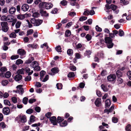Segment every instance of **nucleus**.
Instances as JSON below:
<instances>
[{
    "instance_id": "obj_3",
    "label": "nucleus",
    "mask_w": 131,
    "mask_h": 131,
    "mask_svg": "<svg viewBox=\"0 0 131 131\" xmlns=\"http://www.w3.org/2000/svg\"><path fill=\"white\" fill-rule=\"evenodd\" d=\"M2 30L5 32H7L9 29L8 24L6 22H2L1 23Z\"/></svg>"
},
{
    "instance_id": "obj_41",
    "label": "nucleus",
    "mask_w": 131,
    "mask_h": 131,
    "mask_svg": "<svg viewBox=\"0 0 131 131\" xmlns=\"http://www.w3.org/2000/svg\"><path fill=\"white\" fill-rule=\"evenodd\" d=\"M62 85L61 83H57L56 84V86L58 89H61L62 87Z\"/></svg>"
},
{
    "instance_id": "obj_9",
    "label": "nucleus",
    "mask_w": 131,
    "mask_h": 131,
    "mask_svg": "<svg viewBox=\"0 0 131 131\" xmlns=\"http://www.w3.org/2000/svg\"><path fill=\"white\" fill-rule=\"evenodd\" d=\"M35 20V23L34 26H38L40 25L43 22V20L41 19H34Z\"/></svg>"
},
{
    "instance_id": "obj_23",
    "label": "nucleus",
    "mask_w": 131,
    "mask_h": 131,
    "mask_svg": "<svg viewBox=\"0 0 131 131\" xmlns=\"http://www.w3.org/2000/svg\"><path fill=\"white\" fill-rule=\"evenodd\" d=\"M92 53L91 51L90 50H86L85 52L84 53V55L85 56H87L88 55V58H89L90 57V56Z\"/></svg>"
},
{
    "instance_id": "obj_29",
    "label": "nucleus",
    "mask_w": 131,
    "mask_h": 131,
    "mask_svg": "<svg viewBox=\"0 0 131 131\" xmlns=\"http://www.w3.org/2000/svg\"><path fill=\"white\" fill-rule=\"evenodd\" d=\"M11 72L9 71L7 72L5 74V77L7 78H9L11 76Z\"/></svg>"
},
{
    "instance_id": "obj_36",
    "label": "nucleus",
    "mask_w": 131,
    "mask_h": 131,
    "mask_svg": "<svg viewBox=\"0 0 131 131\" xmlns=\"http://www.w3.org/2000/svg\"><path fill=\"white\" fill-rule=\"evenodd\" d=\"M118 35L120 36H124V32L123 30L121 29L119 30Z\"/></svg>"
},
{
    "instance_id": "obj_21",
    "label": "nucleus",
    "mask_w": 131,
    "mask_h": 131,
    "mask_svg": "<svg viewBox=\"0 0 131 131\" xmlns=\"http://www.w3.org/2000/svg\"><path fill=\"white\" fill-rule=\"evenodd\" d=\"M64 120L63 117H61L59 116L57 117V123L60 124Z\"/></svg>"
},
{
    "instance_id": "obj_56",
    "label": "nucleus",
    "mask_w": 131,
    "mask_h": 131,
    "mask_svg": "<svg viewBox=\"0 0 131 131\" xmlns=\"http://www.w3.org/2000/svg\"><path fill=\"white\" fill-rule=\"evenodd\" d=\"M49 78V76L48 75H47L45 76V77L44 78L43 80L42 81L43 82H45Z\"/></svg>"
},
{
    "instance_id": "obj_10",
    "label": "nucleus",
    "mask_w": 131,
    "mask_h": 131,
    "mask_svg": "<svg viewBox=\"0 0 131 131\" xmlns=\"http://www.w3.org/2000/svg\"><path fill=\"white\" fill-rule=\"evenodd\" d=\"M17 53L21 56H24L26 54V51L23 49H19L17 50Z\"/></svg>"
},
{
    "instance_id": "obj_60",
    "label": "nucleus",
    "mask_w": 131,
    "mask_h": 131,
    "mask_svg": "<svg viewBox=\"0 0 131 131\" xmlns=\"http://www.w3.org/2000/svg\"><path fill=\"white\" fill-rule=\"evenodd\" d=\"M11 99L12 102L14 103H17V99L16 97H12Z\"/></svg>"
},
{
    "instance_id": "obj_53",
    "label": "nucleus",
    "mask_w": 131,
    "mask_h": 131,
    "mask_svg": "<svg viewBox=\"0 0 131 131\" xmlns=\"http://www.w3.org/2000/svg\"><path fill=\"white\" fill-rule=\"evenodd\" d=\"M8 83V82L7 80L3 81L1 82L3 86L6 85Z\"/></svg>"
},
{
    "instance_id": "obj_58",
    "label": "nucleus",
    "mask_w": 131,
    "mask_h": 131,
    "mask_svg": "<svg viewBox=\"0 0 131 131\" xmlns=\"http://www.w3.org/2000/svg\"><path fill=\"white\" fill-rule=\"evenodd\" d=\"M51 113L50 112H48L46 113L45 114V116L47 118H49L50 117L51 115Z\"/></svg>"
},
{
    "instance_id": "obj_5",
    "label": "nucleus",
    "mask_w": 131,
    "mask_h": 131,
    "mask_svg": "<svg viewBox=\"0 0 131 131\" xmlns=\"http://www.w3.org/2000/svg\"><path fill=\"white\" fill-rule=\"evenodd\" d=\"M51 123L53 125H56L58 124L57 123V119L55 116H52L49 119Z\"/></svg>"
},
{
    "instance_id": "obj_62",
    "label": "nucleus",
    "mask_w": 131,
    "mask_h": 131,
    "mask_svg": "<svg viewBox=\"0 0 131 131\" xmlns=\"http://www.w3.org/2000/svg\"><path fill=\"white\" fill-rule=\"evenodd\" d=\"M36 100L35 99H29L28 101L29 103L30 104H32L36 101Z\"/></svg>"
},
{
    "instance_id": "obj_61",
    "label": "nucleus",
    "mask_w": 131,
    "mask_h": 131,
    "mask_svg": "<svg viewBox=\"0 0 131 131\" xmlns=\"http://www.w3.org/2000/svg\"><path fill=\"white\" fill-rule=\"evenodd\" d=\"M6 124L4 122H2L0 123V126L2 128H4L6 127Z\"/></svg>"
},
{
    "instance_id": "obj_13",
    "label": "nucleus",
    "mask_w": 131,
    "mask_h": 131,
    "mask_svg": "<svg viewBox=\"0 0 131 131\" xmlns=\"http://www.w3.org/2000/svg\"><path fill=\"white\" fill-rule=\"evenodd\" d=\"M22 79V75L18 74L14 77V79L17 81H19L20 80Z\"/></svg>"
},
{
    "instance_id": "obj_39",
    "label": "nucleus",
    "mask_w": 131,
    "mask_h": 131,
    "mask_svg": "<svg viewBox=\"0 0 131 131\" xmlns=\"http://www.w3.org/2000/svg\"><path fill=\"white\" fill-rule=\"evenodd\" d=\"M55 49L58 52H62L60 46H56L55 48Z\"/></svg>"
},
{
    "instance_id": "obj_49",
    "label": "nucleus",
    "mask_w": 131,
    "mask_h": 131,
    "mask_svg": "<svg viewBox=\"0 0 131 131\" xmlns=\"http://www.w3.org/2000/svg\"><path fill=\"white\" fill-rule=\"evenodd\" d=\"M19 57L18 55H12L10 57V59L12 60H15L18 59Z\"/></svg>"
},
{
    "instance_id": "obj_47",
    "label": "nucleus",
    "mask_w": 131,
    "mask_h": 131,
    "mask_svg": "<svg viewBox=\"0 0 131 131\" xmlns=\"http://www.w3.org/2000/svg\"><path fill=\"white\" fill-rule=\"evenodd\" d=\"M16 35L14 32H13L11 33L9 35V37L10 38H16Z\"/></svg>"
},
{
    "instance_id": "obj_46",
    "label": "nucleus",
    "mask_w": 131,
    "mask_h": 131,
    "mask_svg": "<svg viewBox=\"0 0 131 131\" xmlns=\"http://www.w3.org/2000/svg\"><path fill=\"white\" fill-rule=\"evenodd\" d=\"M67 3V2L66 0H63L61 1L60 2V4L62 5L65 6L66 5Z\"/></svg>"
},
{
    "instance_id": "obj_52",
    "label": "nucleus",
    "mask_w": 131,
    "mask_h": 131,
    "mask_svg": "<svg viewBox=\"0 0 131 131\" xmlns=\"http://www.w3.org/2000/svg\"><path fill=\"white\" fill-rule=\"evenodd\" d=\"M95 29L96 31L98 32H100L102 31V28L99 27V26L97 25L96 26Z\"/></svg>"
},
{
    "instance_id": "obj_35",
    "label": "nucleus",
    "mask_w": 131,
    "mask_h": 131,
    "mask_svg": "<svg viewBox=\"0 0 131 131\" xmlns=\"http://www.w3.org/2000/svg\"><path fill=\"white\" fill-rule=\"evenodd\" d=\"M75 76V74L73 72H69L68 75V77L69 78H71L74 77Z\"/></svg>"
},
{
    "instance_id": "obj_33",
    "label": "nucleus",
    "mask_w": 131,
    "mask_h": 131,
    "mask_svg": "<svg viewBox=\"0 0 131 131\" xmlns=\"http://www.w3.org/2000/svg\"><path fill=\"white\" fill-rule=\"evenodd\" d=\"M71 32L69 30H67L66 31L65 35L66 37H68L70 36Z\"/></svg>"
},
{
    "instance_id": "obj_15",
    "label": "nucleus",
    "mask_w": 131,
    "mask_h": 131,
    "mask_svg": "<svg viewBox=\"0 0 131 131\" xmlns=\"http://www.w3.org/2000/svg\"><path fill=\"white\" fill-rule=\"evenodd\" d=\"M53 5L51 3H48L46 2L45 9H49L51 8Z\"/></svg>"
},
{
    "instance_id": "obj_19",
    "label": "nucleus",
    "mask_w": 131,
    "mask_h": 131,
    "mask_svg": "<svg viewBox=\"0 0 131 131\" xmlns=\"http://www.w3.org/2000/svg\"><path fill=\"white\" fill-rule=\"evenodd\" d=\"M16 9L15 7H12L9 10V12L11 14H13L16 11Z\"/></svg>"
},
{
    "instance_id": "obj_55",
    "label": "nucleus",
    "mask_w": 131,
    "mask_h": 131,
    "mask_svg": "<svg viewBox=\"0 0 131 131\" xmlns=\"http://www.w3.org/2000/svg\"><path fill=\"white\" fill-rule=\"evenodd\" d=\"M15 121L18 122V123H19L20 122V115H19L16 117L15 119Z\"/></svg>"
},
{
    "instance_id": "obj_31",
    "label": "nucleus",
    "mask_w": 131,
    "mask_h": 131,
    "mask_svg": "<svg viewBox=\"0 0 131 131\" xmlns=\"http://www.w3.org/2000/svg\"><path fill=\"white\" fill-rule=\"evenodd\" d=\"M73 53V50L72 49H69L67 51V54L70 56H72Z\"/></svg>"
},
{
    "instance_id": "obj_6",
    "label": "nucleus",
    "mask_w": 131,
    "mask_h": 131,
    "mask_svg": "<svg viewBox=\"0 0 131 131\" xmlns=\"http://www.w3.org/2000/svg\"><path fill=\"white\" fill-rule=\"evenodd\" d=\"M51 71L52 73H50L49 74L51 75H53L55 74L58 73L59 70L58 68L54 67L52 68Z\"/></svg>"
},
{
    "instance_id": "obj_32",
    "label": "nucleus",
    "mask_w": 131,
    "mask_h": 131,
    "mask_svg": "<svg viewBox=\"0 0 131 131\" xmlns=\"http://www.w3.org/2000/svg\"><path fill=\"white\" fill-rule=\"evenodd\" d=\"M17 19L16 18L13 19V18H8V21L9 22H12L15 23L17 21Z\"/></svg>"
},
{
    "instance_id": "obj_7",
    "label": "nucleus",
    "mask_w": 131,
    "mask_h": 131,
    "mask_svg": "<svg viewBox=\"0 0 131 131\" xmlns=\"http://www.w3.org/2000/svg\"><path fill=\"white\" fill-rule=\"evenodd\" d=\"M3 113L6 115H8L10 112L9 108L8 107H4L3 109Z\"/></svg>"
},
{
    "instance_id": "obj_63",
    "label": "nucleus",
    "mask_w": 131,
    "mask_h": 131,
    "mask_svg": "<svg viewBox=\"0 0 131 131\" xmlns=\"http://www.w3.org/2000/svg\"><path fill=\"white\" fill-rule=\"evenodd\" d=\"M35 111L37 112H39L41 111L40 108L39 106H36L35 108Z\"/></svg>"
},
{
    "instance_id": "obj_64",
    "label": "nucleus",
    "mask_w": 131,
    "mask_h": 131,
    "mask_svg": "<svg viewBox=\"0 0 131 131\" xmlns=\"http://www.w3.org/2000/svg\"><path fill=\"white\" fill-rule=\"evenodd\" d=\"M127 75L129 79L131 80V71H129L127 73Z\"/></svg>"
},
{
    "instance_id": "obj_24",
    "label": "nucleus",
    "mask_w": 131,
    "mask_h": 131,
    "mask_svg": "<svg viewBox=\"0 0 131 131\" xmlns=\"http://www.w3.org/2000/svg\"><path fill=\"white\" fill-rule=\"evenodd\" d=\"M35 116L34 115H31V116L30 118V122L31 123H29V124H30L31 122H33L35 121Z\"/></svg>"
},
{
    "instance_id": "obj_30",
    "label": "nucleus",
    "mask_w": 131,
    "mask_h": 131,
    "mask_svg": "<svg viewBox=\"0 0 131 131\" xmlns=\"http://www.w3.org/2000/svg\"><path fill=\"white\" fill-rule=\"evenodd\" d=\"M25 17V15H19L17 16V18L20 20H23L24 19Z\"/></svg>"
},
{
    "instance_id": "obj_4",
    "label": "nucleus",
    "mask_w": 131,
    "mask_h": 131,
    "mask_svg": "<svg viewBox=\"0 0 131 131\" xmlns=\"http://www.w3.org/2000/svg\"><path fill=\"white\" fill-rule=\"evenodd\" d=\"M116 78V76L114 74H111L108 76L107 78L108 81H115Z\"/></svg>"
},
{
    "instance_id": "obj_18",
    "label": "nucleus",
    "mask_w": 131,
    "mask_h": 131,
    "mask_svg": "<svg viewBox=\"0 0 131 131\" xmlns=\"http://www.w3.org/2000/svg\"><path fill=\"white\" fill-rule=\"evenodd\" d=\"M27 46L29 48H31L33 49H36L37 48L38 45L37 44L33 43L32 44L28 45Z\"/></svg>"
},
{
    "instance_id": "obj_57",
    "label": "nucleus",
    "mask_w": 131,
    "mask_h": 131,
    "mask_svg": "<svg viewBox=\"0 0 131 131\" xmlns=\"http://www.w3.org/2000/svg\"><path fill=\"white\" fill-rule=\"evenodd\" d=\"M0 71L1 72H5L7 71V69L5 67H2L0 69Z\"/></svg>"
},
{
    "instance_id": "obj_28",
    "label": "nucleus",
    "mask_w": 131,
    "mask_h": 131,
    "mask_svg": "<svg viewBox=\"0 0 131 131\" xmlns=\"http://www.w3.org/2000/svg\"><path fill=\"white\" fill-rule=\"evenodd\" d=\"M101 87L102 89L104 92H107L108 91V89L107 88V87L104 84H102L101 85Z\"/></svg>"
},
{
    "instance_id": "obj_2",
    "label": "nucleus",
    "mask_w": 131,
    "mask_h": 131,
    "mask_svg": "<svg viewBox=\"0 0 131 131\" xmlns=\"http://www.w3.org/2000/svg\"><path fill=\"white\" fill-rule=\"evenodd\" d=\"M105 42L106 44L107 47L111 48L113 47L114 43L112 42V39L110 37H105L104 39Z\"/></svg>"
},
{
    "instance_id": "obj_50",
    "label": "nucleus",
    "mask_w": 131,
    "mask_h": 131,
    "mask_svg": "<svg viewBox=\"0 0 131 131\" xmlns=\"http://www.w3.org/2000/svg\"><path fill=\"white\" fill-rule=\"evenodd\" d=\"M112 121L113 123H116L118 122V119L116 117H113L112 118Z\"/></svg>"
},
{
    "instance_id": "obj_17",
    "label": "nucleus",
    "mask_w": 131,
    "mask_h": 131,
    "mask_svg": "<svg viewBox=\"0 0 131 131\" xmlns=\"http://www.w3.org/2000/svg\"><path fill=\"white\" fill-rule=\"evenodd\" d=\"M12 16L11 15H9L7 17L5 16L4 15L2 16L1 18V20L2 21H6L7 20H8V19L9 18V17H11Z\"/></svg>"
},
{
    "instance_id": "obj_38",
    "label": "nucleus",
    "mask_w": 131,
    "mask_h": 131,
    "mask_svg": "<svg viewBox=\"0 0 131 131\" xmlns=\"http://www.w3.org/2000/svg\"><path fill=\"white\" fill-rule=\"evenodd\" d=\"M28 100V99L27 97H24L23 100V103L24 104H26L27 103Z\"/></svg>"
},
{
    "instance_id": "obj_59",
    "label": "nucleus",
    "mask_w": 131,
    "mask_h": 131,
    "mask_svg": "<svg viewBox=\"0 0 131 131\" xmlns=\"http://www.w3.org/2000/svg\"><path fill=\"white\" fill-rule=\"evenodd\" d=\"M117 81L119 83L121 84L123 83V80L121 78L119 77L118 78Z\"/></svg>"
},
{
    "instance_id": "obj_1",
    "label": "nucleus",
    "mask_w": 131,
    "mask_h": 131,
    "mask_svg": "<svg viewBox=\"0 0 131 131\" xmlns=\"http://www.w3.org/2000/svg\"><path fill=\"white\" fill-rule=\"evenodd\" d=\"M46 2H42L39 4V7L40 8L39 10L41 16H45L46 17H48L49 14L47 13L46 11H44L43 9L45 8Z\"/></svg>"
},
{
    "instance_id": "obj_43",
    "label": "nucleus",
    "mask_w": 131,
    "mask_h": 131,
    "mask_svg": "<svg viewBox=\"0 0 131 131\" xmlns=\"http://www.w3.org/2000/svg\"><path fill=\"white\" fill-rule=\"evenodd\" d=\"M126 131H131V125L128 124L126 126L125 128Z\"/></svg>"
},
{
    "instance_id": "obj_27",
    "label": "nucleus",
    "mask_w": 131,
    "mask_h": 131,
    "mask_svg": "<svg viewBox=\"0 0 131 131\" xmlns=\"http://www.w3.org/2000/svg\"><path fill=\"white\" fill-rule=\"evenodd\" d=\"M67 122L66 121H64L62 123H60L59 125L61 127H65L67 125Z\"/></svg>"
},
{
    "instance_id": "obj_45",
    "label": "nucleus",
    "mask_w": 131,
    "mask_h": 131,
    "mask_svg": "<svg viewBox=\"0 0 131 131\" xmlns=\"http://www.w3.org/2000/svg\"><path fill=\"white\" fill-rule=\"evenodd\" d=\"M85 38H86L88 41H90L92 38V36L89 34H87L85 36Z\"/></svg>"
},
{
    "instance_id": "obj_16",
    "label": "nucleus",
    "mask_w": 131,
    "mask_h": 131,
    "mask_svg": "<svg viewBox=\"0 0 131 131\" xmlns=\"http://www.w3.org/2000/svg\"><path fill=\"white\" fill-rule=\"evenodd\" d=\"M20 122L25 123L26 122V116L25 115L21 116L20 115Z\"/></svg>"
},
{
    "instance_id": "obj_40",
    "label": "nucleus",
    "mask_w": 131,
    "mask_h": 131,
    "mask_svg": "<svg viewBox=\"0 0 131 131\" xmlns=\"http://www.w3.org/2000/svg\"><path fill=\"white\" fill-rule=\"evenodd\" d=\"M34 69V70H36L37 71H39L41 70L40 67L38 66V64L37 66L36 65L35 66Z\"/></svg>"
},
{
    "instance_id": "obj_14",
    "label": "nucleus",
    "mask_w": 131,
    "mask_h": 131,
    "mask_svg": "<svg viewBox=\"0 0 131 131\" xmlns=\"http://www.w3.org/2000/svg\"><path fill=\"white\" fill-rule=\"evenodd\" d=\"M111 105V102L110 99H107L105 101V108H108Z\"/></svg>"
},
{
    "instance_id": "obj_26",
    "label": "nucleus",
    "mask_w": 131,
    "mask_h": 131,
    "mask_svg": "<svg viewBox=\"0 0 131 131\" xmlns=\"http://www.w3.org/2000/svg\"><path fill=\"white\" fill-rule=\"evenodd\" d=\"M34 60V58L33 57H31L29 58L28 60H26L25 62V63L27 64H28L31 63L32 61Z\"/></svg>"
},
{
    "instance_id": "obj_51",
    "label": "nucleus",
    "mask_w": 131,
    "mask_h": 131,
    "mask_svg": "<svg viewBox=\"0 0 131 131\" xmlns=\"http://www.w3.org/2000/svg\"><path fill=\"white\" fill-rule=\"evenodd\" d=\"M31 80V76L29 75L27 76L25 79V81H30Z\"/></svg>"
},
{
    "instance_id": "obj_22",
    "label": "nucleus",
    "mask_w": 131,
    "mask_h": 131,
    "mask_svg": "<svg viewBox=\"0 0 131 131\" xmlns=\"http://www.w3.org/2000/svg\"><path fill=\"white\" fill-rule=\"evenodd\" d=\"M104 42H105V41L104 40V39H100L99 40V41L96 44L99 45L101 46V45H102V46H103V44H104Z\"/></svg>"
},
{
    "instance_id": "obj_25",
    "label": "nucleus",
    "mask_w": 131,
    "mask_h": 131,
    "mask_svg": "<svg viewBox=\"0 0 131 131\" xmlns=\"http://www.w3.org/2000/svg\"><path fill=\"white\" fill-rule=\"evenodd\" d=\"M24 70H25V69L23 68H22L21 69H19L17 72V73L19 74H24Z\"/></svg>"
},
{
    "instance_id": "obj_37",
    "label": "nucleus",
    "mask_w": 131,
    "mask_h": 131,
    "mask_svg": "<svg viewBox=\"0 0 131 131\" xmlns=\"http://www.w3.org/2000/svg\"><path fill=\"white\" fill-rule=\"evenodd\" d=\"M40 14L38 12H35L32 15V16L35 18H37L40 16Z\"/></svg>"
},
{
    "instance_id": "obj_12",
    "label": "nucleus",
    "mask_w": 131,
    "mask_h": 131,
    "mask_svg": "<svg viewBox=\"0 0 131 131\" xmlns=\"http://www.w3.org/2000/svg\"><path fill=\"white\" fill-rule=\"evenodd\" d=\"M29 8V5L27 4H24L21 7V9L24 11H27Z\"/></svg>"
},
{
    "instance_id": "obj_34",
    "label": "nucleus",
    "mask_w": 131,
    "mask_h": 131,
    "mask_svg": "<svg viewBox=\"0 0 131 131\" xmlns=\"http://www.w3.org/2000/svg\"><path fill=\"white\" fill-rule=\"evenodd\" d=\"M111 9L114 11L115 10L118 8V7L117 6L113 4L111 5Z\"/></svg>"
},
{
    "instance_id": "obj_20",
    "label": "nucleus",
    "mask_w": 131,
    "mask_h": 131,
    "mask_svg": "<svg viewBox=\"0 0 131 131\" xmlns=\"http://www.w3.org/2000/svg\"><path fill=\"white\" fill-rule=\"evenodd\" d=\"M116 73L118 78L122 77L123 76L122 73L119 70H117Z\"/></svg>"
},
{
    "instance_id": "obj_8",
    "label": "nucleus",
    "mask_w": 131,
    "mask_h": 131,
    "mask_svg": "<svg viewBox=\"0 0 131 131\" xmlns=\"http://www.w3.org/2000/svg\"><path fill=\"white\" fill-rule=\"evenodd\" d=\"M23 86L22 85H17L16 88L17 89H19L18 91V93L20 92L21 95H22L24 92V90L23 88H21Z\"/></svg>"
},
{
    "instance_id": "obj_54",
    "label": "nucleus",
    "mask_w": 131,
    "mask_h": 131,
    "mask_svg": "<svg viewBox=\"0 0 131 131\" xmlns=\"http://www.w3.org/2000/svg\"><path fill=\"white\" fill-rule=\"evenodd\" d=\"M87 18L86 17L83 16L80 17L79 19V20L80 21H83V20H86Z\"/></svg>"
},
{
    "instance_id": "obj_42",
    "label": "nucleus",
    "mask_w": 131,
    "mask_h": 131,
    "mask_svg": "<svg viewBox=\"0 0 131 131\" xmlns=\"http://www.w3.org/2000/svg\"><path fill=\"white\" fill-rule=\"evenodd\" d=\"M23 61L21 59H19L17 60L16 62V64L17 65H19L20 64H22L23 63Z\"/></svg>"
},
{
    "instance_id": "obj_44",
    "label": "nucleus",
    "mask_w": 131,
    "mask_h": 131,
    "mask_svg": "<svg viewBox=\"0 0 131 131\" xmlns=\"http://www.w3.org/2000/svg\"><path fill=\"white\" fill-rule=\"evenodd\" d=\"M21 24V22L18 21L15 24L16 28L17 29L19 28L20 27Z\"/></svg>"
},
{
    "instance_id": "obj_48",
    "label": "nucleus",
    "mask_w": 131,
    "mask_h": 131,
    "mask_svg": "<svg viewBox=\"0 0 131 131\" xmlns=\"http://www.w3.org/2000/svg\"><path fill=\"white\" fill-rule=\"evenodd\" d=\"M34 112L33 110L32 109H28L26 111V113L29 114H31L33 113Z\"/></svg>"
},
{
    "instance_id": "obj_11",
    "label": "nucleus",
    "mask_w": 131,
    "mask_h": 131,
    "mask_svg": "<svg viewBox=\"0 0 131 131\" xmlns=\"http://www.w3.org/2000/svg\"><path fill=\"white\" fill-rule=\"evenodd\" d=\"M101 99L100 98H97L95 102V104L96 106L97 107L100 106L101 104Z\"/></svg>"
}]
</instances>
